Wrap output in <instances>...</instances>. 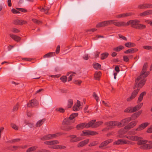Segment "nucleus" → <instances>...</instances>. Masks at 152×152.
<instances>
[{
    "mask_svg": "<svg viewBox=\"0 0 152 152\" xmlns=\"http://www.w3.org/2000/svg\"><path fill=\"white\" fill-rule=\"evenodd\" d=\"M139 20H134L128 21L127 23L124 21H118V24L116 25L118 27H124L131 25L132 27L137 29H143L145 28V25L139 24Z\"/></svg>",
    "mask_w": 152,
    "mask_h": 152,
    "instance_id": "obj_1",
    "label": "nucleus"
},
{
    "mask_svg": "<svg viewBox=\"0 0 152 152\" xmlns=\"http://www.w3.org/2000/svg\"><path fill=\"white\" fill-rule=\"evenodd\" d=\"M145 82V80L144 79L140 81L137 80L135 81V84L134 87V88L135 89L137 88V89L134 90L132 93L131 96L127 99V101L129 102L135 98L139 91L140 88L143 86Z\"/></svg>",
    "mask_w": 152,
    "mask_h": 152,
    "instance_id": "obj_2",
    "label": "nucleus"
},
{
    "mask_svg": "<svg viewBox=\"0 0 152 152\" xmlns=\"http://www.w3.org/2000/svg\"><path fill=\"white\" fill-rule=\"evenodd\" d=\"M147 66L148 65L147 63H145L144 64L140 75L138 77L137 79V81H140L143 79L145 80V78L148 75L149 73L148 72L146 71V69L147 67Z\"/></svg>",
    "mask_w": 152,
    "mask_h": 152,
    "instance_id": "obj_3",
    "label": "nucleus"
},
{
    "mask_svg": "<svg viewBox=\"0 0 152 152\" xmlns=\"http://www.w3.org/2000/svg\"><path fill=\"white\" fill-rule=\"evenodd\" d=\"M118 21L116 20H110L102 21L99 23L96 26L97 28H100L102 27H104L112 24H113L114 25L117 26L116 25L118 24Z\"/></svg>",
    "mask_w": 152,
    "mask_h": 152,
    "instance_id": "obj_4",
    "label": "nucleus"
},
{
    "mask_svg": "<svg viewBox=\"0 0 152 152\" xmlns=\"http://www.w3.org/2000/svg\"><path fill=\"white\" fill-rule=\"evenodd\" d=\"M69 137L70 138V141L71 142H77L82 139L80 137H77V136L75 135H71Z\"/></svg>",
    "mask_w": 152,
    "mask_h": 152,
    "instance_id": "obj_5",
    "label": "nucleus"
},
{
    "mask_svg": "<svg viewBox=\"0 0 152 152\" xmlns=\"http://www.w3.org/2000/svg\"><path fill=\"white\" fill-rule=\"evenodd\" d=\"M139 110L138 107L137 105L133 107H128L124 110V112L128 113L134 112Z\"/></svg>",
    "mask_w": 152,
    "mask_h": 152,
    "instance_id": "obj_6",
    "label": "nucleus"
},
{
    "mask_svg": "<svg viewBox=\"0 0 152 152\" xmlns=\"http://www.w3.org/2000/svg\"><path fill=\"white\" fill-rule=\"evenodd\" d=\"M137 123V121H132L129 123L128 125L126 126L124 128L125 129L128 130L134 127L135 126Z\"/></svg>",
    "mask_w": 152,
    "mask_h": 152,
    "instance_id": "obj_7",
    "label": "nucleus"
},
{
    "mask_svg": "<svg viewBox=\"0 0 152 152\" xmlns=\"http://www.w3.org/2000/svg\"><path fill=\"white\" fill-rule=\"evenodd\" d=\"M107 125L110 128L115 126H121V122L116 121H110L109 122Z\"/></svg>",
    "mask_w": 152,
    "mask_h": 152,
    "instance_id": "obj_8",
    "label": "nucleus"
},
{
    "mask_svg": "<svg viewBox=\"0 0 152 152\" xmlns=\"http://www.w3.org/2000/svg\"><path fill=\"white\" fill-rule=\"evenodd\" d=\"M149 125V123L148 122L143 123L140 125L135 129V130L137 131H139L142 130L146 128Z\"/></svg>",
    "mask_w": 152,
    "mask_h": 152,
    "instance_id": "obj_9",
    "label": "nucleus"
},
{
    "mask_svg": "<svg viewBox=\"0 0 152 152\" xmlns=\"http://www.w3.org/2000/svg\"><path fill=\"white\" fill-rule=\"evenodd\" d=\"M38 102L35 99H33L30 101L27 104V106L28 107H34L37 105Z\"/></svg>",
    "mask_w": 152,
    "mask_h": 152,
    "instance_id": "obj_10",
    "label": "nucleus"
},
{
    "mask_svg": "<svg viewBox=\"0 0 152 152\" xmlns=\"http://www.w3.org/2000/svg\"><path fill=\"white\" fill-rule=\"evenodd\" d=\"M89 140L88 139L79 142L77 145L78 148L83 147L87 144L89 142Z\"/></svg>",
    "mask_w": 152,
    "mask_h": 152,
    "instance_id": "obj_11",
    "label": "nucleus"
},
{
    "mask_svg": "<svg viewBox=\"0 0 152 152\" xmlns=\"http://www.w3.org/2000/svg\"><path fill=\"white\" fill-rule=\"evenodd\" d=\"M13 23L15 25H23L27 23V22L24 20L17 19L14 20Z\"/></svg>",
    "mask_w": 152,
    "mask_h": 152,
    "instance_id": "obj_12",
    "label": "nucleus"
},
{
    "mask_svg": "<svg viewBox=\"0 0 152 152\" xmlns=\"http://www.w3.org/2000/svg\"><path fill=\"white\" fill-rule=\"evenodd\" d=\"M44 143L46 145H52L57 144L59 143V142L57 140L48 141L45 142Z\"/></svg>",
    "mask_w": 152,
    "mask_h": 152,
    "instance_id": "obj_13",
    "label": "nucleus"
},
{
    "mask_svg": "<svg viewBox=\"0 0 152 152\" xmlns=\"http://www.w3.org/2000/svg\"><path fill=\"white\" fill-rule=\"evenodd\" d=\"M131 120V118L130 117L125 118L121 121V125L125 126Z\"/></svg>",
    "mask_w": 152,
    "mask_h": 152,
    "instance_id": "obj_14",
    "label": "nucleus"
},
{
    "mask_svg": "<svg viewBox=\"0 0 152 152\" xmlns=\"http://www.w3.org/2000/svg\"><path fill=\"white\" fill-rule=\"evenodd\" d=\"M76 128L77 129L79 130L83 129L84 128H86V123H82L77 125Z\"/></svg>",
    "mask_w": 152,
    "mask_h": 152,
    "instance_id": "obj_15",
    "label": "nucleus"
},
{
    "mask_svg": "<svg viewBox=\"0 0 152 152\" xmlns=\"http://www.w3.org/2000/svg\"><path fill=\"white\" fill-rule=\"evenodd\" d=\"M10 36L12 39L17 42L19 41L20 40V37L13 34H10Z\"/></svg>",
    "mask_w": 152,
    "mask_h": 152,
    "instance_id": "obj_16",
    "label": "nucleus"
},
{
    "mask_svg": "<svg viewBox=\"0 0 152 152\" xmlns=\"http://www.w3.org/2000/svg\"><path fill=\"white\" fill-rule=\"evenodd\" d=\"M138 50V49L136 48H131L125 51L124 52V53L126 54L128 53H132L135 52H137Z\"/></svg>",
    "mask_w": 152,
    "mask_h": 152,
    "instance_id": "obj_17",
    "label": "nucleus"
},
{
    "mask_svg": "<svg viewBox=\"0 0 152 152\" xmlns=\"http://www.w3.org/2000/svg\"><path fill=\"white\" fill-rule=\"evenodd\" d=\"M95 121L96 120H94L90 121L88 124L86 123V128L90 127H94L93 126Z\"/></svg>",
    "mask_w": 152,
    "mask_h": 152,
    "instance_id": "obj_18",
    "label": "nucleus"
},
{
    "mask_svg": "<svg viewBox=\"0 0 152 152\" xmlns=\"http://www.w3.org/2000/svg\"><path fill=\"white\" fill-rule=\"evenodd\" d=\"M131 15V13H126L120 14L116 16L117 18H121L129 16Z\"/></svg>",
    "mask_w": 152,
    "mask_h": 152,
    "instance_id": "obj_19",
    "label": "nucleus"
},
{
    "mask_svg": "<svg viewBox=\"0 0 152 152\" xmlns=\"http://www.w3.org/2000/svg\"><path fill=\"white\" fill-rule=\"evenodd\" d=\"M140 138V137L136 136H130L129 140L133 141H137L139 140Z\"/></svg>",
    "mask_w": 152,
    "mask_h": 152,
    "instance_id": "obj_20",
    "label": "nucleus"
},
{
    "mask_svg": "<svg viewBox=\"0 0 152 152\" xmlns=\"http://www.w3.org/2000/svg\"><path fill=\"white\" fill-rule=\"evenodd\" d=\"M71 123V120L68 118H65L63 121V124L64 125H69Z\"/></svg>",
    "mask_w": 152,
    "mask_h": 152,
    "instance_id": "obj_21",
    "label": "nucleus"
},
{
    "mask_svg": "<svg viewBox=\"0 0 152 152\" xmlns=\"http://www.w3.org/2000/svg\"><path fill=\"white\" fill-rule=\"evenodd\" d=\"M125 45L127 48H130L135 46L136 45L134 43L129 42L125 43Z\"/></svg>",
    "mask_w": 152,
    "mask_h": 152,
    "instance_id": "obj_22",
    "label": "nucleus"
},
{
    "mask_svg": "<svg viewBox=\"0 0 152 152\" xmlns=\"http://www.w3.org/2000/svg\"><path fill=\"white\" fill-rule=\"evenodd\" d=\"M141 137L139 140H138L137 144L139 145H141L142 144H144L146 143L147 142V141L146 140H141Z\"/></svg>",
    "mask_w": 152,
    "mask_h": 152,
    "instance_id": "obj_23",
    "label": "nucleus"
},
{
    "mask_svg": "<svg viewBox=\"0 0 152 152\" xmlns=\"http://www.w3.org/2000/svg\"><path fill=\"white\" fill-rule=\"evenodd\" d=\"M45 121V119H43L39 121L36 124V127H38L40 126L43 124Z\"/></svg>",
    "mask_w": 152,
    "mask_h": 152,
    "instance_id": "obj_24",
    "label": "nucleus"
},
{
    "mask_svg": "<svg viewBox=\"0 0 152 152\" xmlns=\"http://www.w3.org/2000/svg\"><path fill=\"white\" fill-rule=\"evenodd\" d=\"M38 148L37 146H32L28 148L27 151L26 152H30L34 151L35 150Z\"/></svg>",
    "mask_w": 152,
    "mask_h": 152,
    "instance_id": "obj_25",
    "label": "nucleus"
},
{
    "mask_svg": "<svg viewBox=\"0 0 152 152\" xmlns=\"http://www.w3.org/2000/svg\"><path fill=\"white\" fill-rule=\"evenodd\" d=\"M101 72H96L94 74V77L97 80H99L101 76Z\"/></svg>",
    "mask_w": 152,
    "mask_h": 152,
    "instance_id": "obj_26",
    "label": "nucleus"
},
{
    "mask_svg": "<svg viewBox=\"0 0 152 152\" xmlns=\"http://www.w3.org/2000/svg\"><path fill=\"white\" fill-rule=\"evenodd\" d=\"M124 48V47L122 45H120L116 48H114L113 50L115 51L119 52Z\"/></svg>",
    "mask_w": 152,
    "mask_h": 152,
    "instance_id": "obj_27",
    "label": "nucleus"
},
{
    "mask_svg": "<svg viewBox=\"0 0 152 152\" xmlns=\"http://www.w3.org/2000/svg\"><path fill=\"white\" fill-rule=\"evenodd\" d=\"M55 55V52H50L47 54H46L43 57L44 58H48L50 57H51L53 56L54 55Z\"/></svg>",
    "mask_w": 152,
    "mask_h": 152,
    "instance_id": "obj_28",
    "label": "nucleus"
},
{
    "mask_svg": "<svg viewBox=\"0 0 152 152\" xmlns=\"http://www.w3.org/2000/svg\"><path fill=\"white\" fill-rule=\"evenodd\" d=\"M109 54L107 53H103L101 54V59L104 60L108 56Z\"/></svg>",
    "mask_w": 152,
    "mask_h": 152,
    "instance_id": "obj_29",
    "label": "nucleus"
},
{
    "mask_svg": "<svg viewBox=\"0 0 152 152\" xmlns=\"http://www.w3.org/2000/svg\"><path fill=\"white\" fill-rule=\"evenodd\" d=\"M50 7H45V8L43 7L40 10V11L42 12H44L45 13H47L48 12V11L50 10Z\"/></svg>",
    "mask_w": 152,
    "mask_h": 152,
    "instance_id": "obj_30",
    "label": "nucleus"
},
{
    "mask_svg": "<svg viewBox=\"0 0 152 152\" xmlns=\"http://www.w3.org/2000/svg\"><path fill=\"white\" fill-rule=\"evenodd\" d=\"M73 104V101L72 99H70L68 100L67 106V108H70L71 107Z\"/></svg>",
    "mask_w": 152,
    "mask_h": 152,
    "instance_id": "obj_31",
    "label": "nucleus"
},
{
    "mask_svg": "<svg viewBox=\"0 0 152 152\" xmlns=\"http://www.w3.org/2000/svg\"><path fill=\"white\" fill-rule=\"evenodd\" d=\"M48 137V140L53 139L55 137H56L57 135L56 134H48L47 135Z\"/></svg>",
    "mask_w": 152,
    "mask_h": 152,
    "instance_id": "obj_32",
    "label": "nucleus"
},
{
    "mask_svg": "<svg viewBox=\"0 0 152 152\" xmlns=\"http://www.w3.org/2000/svg\"><path fill=\"white\" fill-rule=\"evenodd\" d=\"M146 94V93L145 92H142L140 95L138 99V101L139 102H140L142 100L143 96Z\"/></svg>",
    "mask_w": 152,
    "mask_h": 152,
    "instance_id": "obj_33",
    "label": "nucleus"
},
{
    "mask_svg": "<svg viewBox=\"0 0 152 152\" xmlns=\"http://www.w3.org/2000/svg\"><path fill=\"white\" fill-rule=\"evenodd\" d=\"M99 144V142L98 141H93L91 142L90 143L89 145L88 146L89 147L93 146Z\"/></svg>",
    "mask_w": 152,
    "mask_h": 152,
    "instance_id": "obj_34",
    "label": "nucleus"
},
{
    "mask_svg": "<svg viewBox=\"0 0 152 152\" xmlns=\"http://www.w3.org/2000/svg\"><path fill=\"white\" fill-rule=\"evenodd\" d=\"M93 66L94 69H98L101 68V65L98 63H95L93 64Z\"/></svg>",
    "mask_w": 152,
    "mask_h": 152,
    "instance_id": "obj_35",
    "label": "nucleus"
},
{
    "mask_svg": "<svg viewBox=\"0 0 152 152\" xmlns=\"http://www.w3.org/2000/svg\"><path fill=\"white\" fill-rule=\"evenodd\" d=\"M78 115V114L77 113H73L70 115L68 118L71 120H73L75 117L77 116Z\"/></svg>",
    "mask_w": 152,
    "mask_h": 152,
    "instance_id": "obj_36",
    "label": "nucleus"
},
{
    "mask_svg": "<svg viewBox=\"0 0 152 152\" xmlns=\"http://www.w3.org/2000/svg\"><path fill=\"white\" fill-rule=\"evenodd\" d=\"M122 145L127 144H132V142L126 140L122 139Z\"/></svg>",
    "mask_w": 152,
    "mask_h": 152,
    "instance_id": "obj_37",
    "label": "nucleus"
},
{
    "mask_svg": "<svg viewBox=\"0 0 152 152\" xmlns=\"http://www.w3.org/2000/svg\"><path fill=\"white\" fill-rule=\"evenodd\" d=\"M20 148H23V147H20L19 146H13L10 147L9 149L12 151H13L17 149Z\"/></svg>",
    "mask_w": 152,
    "mask_h": 152,
    "instance_id": "obj_38",
    "label": "nucleus"
},
{
    "mask_svg": "<svg viewBox=\"0 0 152 152\" xmlns=\"http://www.w3.org/2000/svg\"><path fill=\"white\" fill-rule=\"evenodd\" d=\"M150 144H146L144 145V148L147 149H150L152 148V144H151L149 142Z\"/></svg>",
    "mask_w": 152,
    "mask_h": 152,
    "instance_id": "obj_39",
    "label": "nucleus"
},
{
    "mask_svg": "<svg viewBox=\"0 0 152 152\" xmlns=\"http://www.w3.org/2000/svg\"><path fill=\"white\" fill-rule=\"evenodd\" d=\"M122 145V139H118L113 142V145Z\"/></svg>",
    "mask_w": 152,
    "mask_h": 152,
    "instance_id": "obj_40",
    "label": "nucleus"
},
{
    "mask_svg": "<svg viewBox=\"0 0 152 152\" xmlns=\"http://www.w3.org/2000/svg\"><path fill=\"white\" fill-rule=\"evenodd\" d=\"M74 127L72 126H66L64 128V129L66 131H70L74 129Z\"/></svg>",
    "mask_w": 152,
    "mask_h": 152,
    "instance_id": "obj_41",
    "label": "nucleus"
},
{
    "mask_svg": "<svg viewBox=\"0 0 152 152\" xmlns=\"http://www.w3.org/2000/svg\"><path fill=\"white\" fill-rule=\"evenodd\" d=\"M102 124V122L101 121H99L96 123H95L94 125L93 126L94 127H97Z\"/></svg>",
    "mask_w": 152,
    "mask_h": 152,
    "instance_id": "obj_42",
    "label": "nucleus"
},
{
    "mask_svg": "<svg viewBox=\"0 0 152 152\" xmlns=\"http://www.w3.org/2000/svg\"><path fill=\"white\" fill-rule=\"evenodd\" d=\"M60 79L64 83H65L67 81V77L65 76H63L60 78Z\"/></svg>",
    "mask_w": 152,
    "mask_h": 152,
    "instance_id": "obj_43",
    "label": "nucleus"
},
{
    "mask_svg": "<svg viewBox=\"0 0 152 152\" xmlns=\"http://www.w3.org/2000/svg\"><path fill=\"white\" fill-rule=\"evenodd\" d=\"M140 112H138L134 113L132 115V117L134 118H137L140 115Z\"/></svg>",
    "mask_w": 152,
    "mask_h": 152,
    "instance_id": "obj_44",
    "label": "nucleus"
},
{
    "mask_svg": "<svg viewBox=\"0 0 152 152\" xmlns=\"http://www.w3.org/2000/svg\"><path fill=\"white\" fill-rule=\"evenodd\" d=\"M93 96L94 98L96 99L97 102H98L99 100V97L95 92H94Z\"/></svg>",
    "mask_w": 152,
    "mask_h": 152,
    "instance_id": "obj_45",
    "label": "nucleus"
},
{
    "mask_svg": "<svg viewBox=\"0 0 152 152\" xmlns=\"http://www.w3.org/2000/svg\"><path fill=\"white\" fill-rule=\"evenodd\" d=\"M32 21L34 23L37 24H39L42 23V22L40 21H39L35 19H32Z\"/></svg>",
    "mask_w": 152,
    "mask_h": 152,
    "instance_id": "obj_46",
    "label": "nucleus"
},
{
    "mask_svg": "<svg viewBox=\"0 0 152 152\" xmlns=\"http://www.w3.org/2000/svg\"><path fill=\"white\" fill-rule=\"evenodd\" d=\"M145 4H142L139 5L138 7V8L140 9H145L146 8Z\"/></svg>",
    "mask_w": 152,
    "mask_h": 152,
    "instance_id": "obj_47",
    "label": "nucleus"
},
{
    "mask_svg": "<svg viewBox=\"0 0 152 152\" xmlns=\"http://www.w3.org/2000/svg\"><path fill=\"white\" fill-rule=\"evenodd\" d=\"M19 107V104L18 103L14 107L13 109V111L14 112L17 111Z\"/></svg>",
    "mask_w": 152,
    "mask_h": 152,
    "instance_id": "obj_48",
    "label": "nucleus"
},
{
    "mask_svg": "<svg viewBox=\"0 0 152 152\" xmlns=\"http://www.w3.org/2000/svg\"><path fill=\"white\" fill-rule=\"evenodd\" d=\"M143 48L148 50L152 49V46H150L145 45L143 46Z\"/></svg>",
    "mask_w": 152,
    "mask_h": 152,
    "instance_id": "obj_49",
    "label": "nucleus"
},
{
    "mask_svg": "<svg viewBox=\"0 0 152 152\" xmlns=\"http://www.w3.org/2000/svg\"><path fill=\"white\" fill-rule=\"evenodd\" d=\"M113 141L112 139H109L105 141L104 142L106 146L109 143L112 142Z\"/></svg>",
    "mask_w": 152,
    "mask_h": 152,
    "instance_id": "obj_50",
    "label": "nucleus"
},
{
    "mask_svg": "<svg viewBox=\"0 0 152 152\" xmlns=\"http://www.w3.org/2000/svg\"><path fill=\"white\" fill-rule=\"evenodd\" d=\"M11 126L13 129L15 130H18V127L14 124H11Z\"/></svg>",
    "mask_w": 152,
    "mask_h": 152,
    "instance_id": "obj_51",
    "label": "nucleus"
},
{
    "mask_svg": "<svg viewBox=\"0 0 152 152\" xmlns=\"http://www.w3.org/2000/svg\"><path fill=\"white\" fill-rule=\"evenodd\" d=\"M56 110L61 113H63L65 112L64 109L61 107H60L58 109H56Z\"/></svg>",
    "mask_w": 152,
    "mask_h": 152,
    "instance_id": "obj_52",
    "label": "nucleus"
},
{
    "mask_svg": "<svg viewBox=\"0 0 152 152\" xmlns=\"http://www.w3.org/2000/svg\"><path fill=\"white\" fill-rule=\"evenodd\" d=\"M135 129H133L132 130L129 131L128 132L129 135H134L136 134V132H135Z\"/></svg>",
    "mask_w": 152,
    "mask_h": 152,
    "instance_id": "obj_53",
    "label": "nucleus"
},
{
    "mask_svg": "<svg viewBox=\"0 0 152 152\" xmlns=\"http://www.w3.org/2000/svg\"><path fill=\"white\" fill-rule=\"evenodd\" d=\"M12 31L14 33H18L20 32V30L17 28H13L12 30Z\"/></svg>",
    "mask_w": 152,
    "mask_h": 152,
    "instance_id": "obj_54",
    "label": "nucleus"
},
{
    "mask_svg": "<svg viewBox=\"0 0 152 152\" xmlns=\"http://www.w3.org/2000/svg\"><path fill=\"white\" fill-rule=\"evenodd\" d=\"M41 140H42L45 141L48 140L47 135H45L41 138Z\"/></svg>",
    "mask_w": 152,
    "mask_h": 152,
    "instance_id": "obj_55",
    "label": "nucleus"
},
{
    "mask_svg": "<svg viewBox=\"0 0 152 152\" xmlns=\"http://www.w3.org/2000/svg\"><path fill=\"white\" fill-rule=\"evenodd\" d=\"M146 15H148L147 11H144L140 14V15L141 16H144Z\"/></svg>",
    "mask_w": 152,
    "mask_h": 152,
    "instance_id": "obj_56",
    "label": "nucleus"
},
{
    "mask_svg": "<svg viewBox=\"0 0 152 152\" xmlns=\"http://www.w3.org/2000/svg\"><path fill=\"white\" fill-rule=\"evenodd\" d=\"M118 36L120 38L124 40H127V38L121 35V34H118Z\"/></svg>",
    "mask_w": 152,
    "mask_h": 152,
    "instance_id": "obj_57",
    "label": "nucleus"
},
{
    "mask_svg": "<svg viewBox=\"0 0 152 152\" xmlns=\"http://www.w3.org/2000/svg\"><path fill=\"white\" fill-rule=\"evenodd\" d=\"M106 145L104 142H103L101 143L99 145V148H102L104 146H106Z\"/></svg>",
    "mask_w": 152,
    "mask_h": 152,
    "instance_id": "obj_58",
    "label": "nucleus"
},
{
    "mask_svg": "<svg viewBox=\"0 0 152 152\" xmlns=\"http://www.w3.org/2000/svg\"><path fill=\"white\" fill-rule=\"evenodd\" d=\"M79 107H77L75 105H74V106L73 107V110L74 111H78L79 110Z\"/></svg>",
    "mask_w": 152,
    "mask_h": 152,
    "instance_id": "obj_59",
    "label": "nucleus"
},
{
    "mask_svg": "<svg viewBox=\"0 0 152 152\" xmlns=\"http://www.w3.org/2000/svg\"><path fill=\"white\" fill-rule=\"evenodd\" d=\"M89 132H90L89 135H94L97 134L96 132L90 131Z\"/></svg>",
    "mask_w": 152,
    "mask_h": 152,
    "instance_id": "obj_60",
    "label": "nucleus"
},
{
    "mask_svg": "<svg viewBox=\"0 0 152 152\" xmlns=\"http://www.w3.org/2000/svg\"><path fill=\"white\" fill-rule=\"evenodd\" d=\"M90 131H83V134H84L85 135H89L90 132Z\"/></svg>",
    "mask_w": 152,
    "mask_h": 152,
    "instance_id": "obj_61",
    "label": "nucleus"
},
{
    "mask_svg": "<svg viewBox=\"0 0 152 152\" xmlns=\"http://www.w3.org/2000/svg\"><path fill=\"white\" fill-rule=\"evenodd\" d=\"M123 60L126 62H128L129 61V59L128 57L126 56H124L123 57Z\"/></svg>",
    "mask_w": 152,
    "mask_h": 152,
    "instance_id": "obj_62",
    "label": "nucleus"
},
{
    "mask_svg": "<svg viewBox=\"0 0 152 152\" xmlns=\"http://www.w3.org/2000/svg\"><path fill=\"white\" fill-rule=\"evenodd\" d=\"M147 132L149 133H152V125L147 130Z\"/></svg>",
    "mask_w": 152,
    "mask_h": 152,
    "instance_id": "obj_63",
    "label": "nucleus"
},
{
    "mask_svg": "<svg viewBox=\"0 0 152 152\" xmlns=\"http://www.w3.org/2000/svg\"><path fill=\"white\" fill-rule=\"evenodd\" d=\"M39 152H50V151L49 150L43 149L39 151Z\"/></svg>",
    "mask_w": 152,
    "mask_h": 152,
    "instance_id": "obj_64",
    "label": "nucleus"
}]
</instances>
